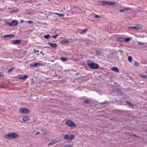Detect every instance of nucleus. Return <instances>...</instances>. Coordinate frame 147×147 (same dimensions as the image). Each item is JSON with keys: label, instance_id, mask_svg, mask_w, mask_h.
<instances>
[{"label": "nucleus", "instance_id": "nucleus-24", "mask_svg": "<svg viewBox=\"0 0 147 147\" xmlns=\"http://www.w3.org/2000/svg\"><path fill=\"white\" fill-rule=\"evenodd\" d=\"M124 40V38H119L117 39L118 41H119L120 42H122Z\"/></svg>", "mask_w": 147, "mask_h": 147}, {"label": "nucleus", "instance_id": "nucleus-23", "mask_svg": "<svg viewBox=\"0 0 147 147\" xmlns=\"http://www.w3.org/2000/svg\"><path fill=\"white\" fill-rule=\"evenodd\" d=\"M127 59H128V60L130 62H131V61L132 60V58L131 56H128V57Z\"/></svg>", "mask_w": 147, "mask_h": 147}, {"label": "nucleus", "instance_id": "nucleus-3", "mask_svg": "<svg viewBox=\"0 0 147 147\" xmlns=\"http://www.w3.org/2000/svg\"><path fill=\"white\" fill-rule=\"evenodd\" d=\"M74 135H70L69 136L67 135H66L64 136V138L65 140H67L68 142H69L74 139Z\"/></svg>", "mask_w": 147, "mask_h": 147}, {"label": "nucleus", "instance_id": "nucleus-20", "mask_svg": "<svg viewBox=\"0 0 147 147\" xmlns=\"http://www.w3.org/2000/svg\"><path fill=\"white\" fill-rule=\"evenodd\" d=\"M14 35L13 34H9V35H7L4 36V38H6L8 37H11L14 36Z\"/></svg>", "mask_w": 147, "mask_h": 147}, {"label": "nucleus", "instance_id": "nucleus-10", "mask_svg": "<svg viewBox=\"0 0 147 147\" xmlns=\"http://www.w3.org/2000/svg\"><path fill=\"white\" fill-rule=\"evenodd\" d=\"M48 44L50 45V46L53 48H56L57 47V44L56 43L52 44L51 42H49Z\"/></svg>", "mask_w": 147, "mask_h": 147}, {"label": "nucleus", "instance_id": "nucleus-31", "mask_svg": "<svg viewBox=\"0 0 147 147\" xmlns=\"http://www.w3.org/2000/svg\"><path fill=\"white\" fill-rule=\"evenodd\" d=\"M6 23L7 25L10 26H12L11 23H10L9 22H6Z\"/></svg>", "mask_w": 147, "mask_h": 147}, {"label": "nucleus", "instance_id": "nucleus-12", "mask_svg": "<svg viewBox=\"0 0 147 147\" xmlns=\"http://www.w3.org/2000/svg\"><path fill=\"white\" fill-rule=\"evenodd\" d=\"M30 119V117L28 116H24L23 117V119L24 121L28 120Z\"/></svg>", "mask_w": 147, "mask_h": 147}, {"label": "nucleus", "instance_id": "nucleus-47", "mask_svg": "<svg viewBox=\"0 0 147 147\" xmlns=\"http://www.w3.org/2000/svg\"><path fill=\"white\" fill-rule=\"evenodd\" d=\"M42 52H42H42H41V53H42Z\"/></svg>", "mask_w": 147, "mask_h": 147}, {"label": "nucleus", "instance_id": "nucleus-42", "mask_svg": "<svg viewBox=\"0 0 147 147\" xmlns=\"http://www.w3.org/2000/svg\"><path fill=\"white\" fill-rule=\"evenodd\" d=\"M33 22L32 21H28V23H30V24H32Z\"/></svg>", "mask_w": 147, "mask_h": 147}, {"label": "nucleus", "instance_id": "nucleus-1", "mask_svg": "<svg viewBox=\"0 0 147 147\" xmlns=\"http://www.w3.org/2000/svg\"><path fill=\"white\" fill-rule=\"evenodd\" d=\"M87 63L88 66L92 69H97L99 67V65L98 64L93 62L90 60L87 61Z\"/></svg>", "mask_w": 147, "mask_h": 147}, {"label": "nucleus", "instance_id": "nucleus-18", "mask_svg": "<svg viewBox=\"0 0 147 147\" xmlns=\"http://www.w3.org/2000/svg\"><path fill=\"white\" fill-rule=\"evenodd\" d=\"M60 59L63 61H67L68 60V59L64 57H61L60 58Z\"/></svg>", "mask_w": 147, "mask_h": 147}, {"label": "nucleus", "instance_id": "nucleus-48", "mask_svg": "<svg viewBox=\"0 0 147 147\" xmlns=\"http://www.w3.org/2000/svg\"><path fill=\"white\" fill-rule=\"evenodd\" d=\"M1 76V74H0V76Z\"/></svg>", "mask_w": 147, "mask_h": 147}, {"label": "nucleus", "instance_id": "nucleus-16", "mask_svg": "<svg viewBox=\"0 0 147 147\" xmlns=\"http://www.w3.org/2000/svg\"><path fill=\"white\" fill-rule=\"evenodd\" d=\"M54 13L55 14H57L59 16L61 17H64L65 16V14H61V13Z\"/></svg>", "mask_w": 147, "mask_h": 147}, {"label": "nucleus", "instance_id": "nucleus-2", "mask_svg": "<svg viewBox=\"0 0 147 147\" xmlns=\"http://www.w3.org/2000/svg\"><path fill=\"white\" fill-rule=\"evenodd\" d=\"M98 4L101 5H112L116 3L114 2H108L106 1H100L98 2Z\"/></svg>", "mask_w": 147, "mask_h": 147}, {"label": "nucleus", "instance_id": "nucleus-37", "mask_svg": "<svg viewBox=\"0 0 147 147\" xmlns=\"http://www.w3.org/2000/svg\"><path fill=\"white\" fill-rule=\"evenodd\" d=\"M134 65L136 66H138V62H135Z\"/></svg>", "mask_w": 147, "mask_h": 147}, {"label": "nucleus", "instance_id": "nucleus-19", "mask_svg": "<svg viewBox=\"0 0 147 147\" xmlns=\"http://www.w3.org/2000/svg\"><path fill=\"white\" fill-rule=\"evenodd\" d=\"M130 9H129V8H125L124 9H120L119 10V11L120 12H123L125 10H130Z\"/></svg>", "mask_w": 147, "mask_h": 147}, {"label": "nucleus", "instance_id": "nucleus-32", "mask_svg": "<svg viewBox=\"0 0 147 147\" xmlns=\"http://www.w3.org/2000/svg\"><path fill=\"white\" fill-rule=\"evenodd\" d=\"M141 77L143 78H145L147 79V76L146 75H142L141 76Z\"/></svg>", "mask_w": 147, "mask_h": 147}, {"label": "nucleus", "instance_id": "nucleus-26", "mask_svg": "<svg viewBox=\"0 0 147 147\" xmlns=\"http://www.w3.org/2000/svg\"><path fill=\"white\" fill-rule=\"evenodd\" d=\"M83 102L84 103L86 104H89L90 102V101L89 100H86L84 101Z\"/></svg>", "mask_w": 147, "mask_h": 147}, {"label": "nucleus", "instance_id": "nucleus-25", "mask_svg": "<svg viewBox=\"0 0 147 147\" xmlns=\"http://www.w3.org/2000/svg\"><path fill=\"white\" fill-rule=\"evenodd\" d=\"M131 39L130 38H127L124 39V40L125 42H128Z\"/></svg>", "mask_w": 147, "mask_h": 147}, {"label": "nucleus", "instance_id": "nucleus-14", "mask_svg": "<svg viewBox=\"0 0 147 147\" xmlns=\"http://www.w3.org/2000/svg\"><path fill=\"white\" fill-rule=\"evenodd\" d=\"M69 43V40H66L65 39L61 41V43L65 44H68Z\"/></svg>", "mask_w": 147, "mask_h": 147}, {"label": "nucleus", "instance_id": "nucleus-13", "mask_svg": "<svg viewBox=\"0 0 147 147\" xmlns=\"http://www.w3.org/2000/svg\"><path fill=\"white\" fill-rule=\"evenodd\" d=\"M4 138L7 139H11V134H6L4 135Z\"/></svg>", "mask_w": 147, "mask_h": 147}, {"label": "nucleus", "instance_id": "nucleus-5", "mask_svg": "<svg viewBox=\"0 0 147 147\" xmlns=\"http://www.w3.org/2000/svg\"><path fill=\"white\" fill-rule=\"evenodd\" d=\"M29 110L26 108H22L20 109V113H21L27 114L29 113Z\"/></svg>", "mask_w": 147, "mask_h": 147}, {"label": "nucleus", "instance_id": "nucleus-6", "mask_svg": "<svg viewBox=\"0 0 147 147\" xmlns=\"http://www.w3.org/2000/svg\"><path fill=\"white\" fill-rule=\"evenodd\" d=\"M142 26L141 25H138L132 27H130L129 28L130 29H134L138 30L142 28Z\"/></svg>", "mask_w": 147, "mask_h": 147}, {"label": "nucleus", "instance_id": "nucleus-21", "mask_svg": "<svg viewBox=\"0 0 147 147\" xmlns=\"http://www.w3.org/2000/svg\"><path fill=\"white\" fill-rule=\"evenodd\" d=\"M28 77V76L27 75H25L24 76H22V79L24 80H25Z\"/></svg>", "mask_w": 147, "mask_h": 147}, {"label": "nucleus", "instance_id": "nucleus-7", "mask_svg": "<svg viewBox=\"0 0 147 147\" xmlns=\"http://www.w3.org/2000/svg\"><path fill=\"white\" fill-rule=\"evenodd\" d=\"M11 139H15L18 137V135L16 133L11 134Z\"/></svg>", "mask_w": 147, "mask_h": 147}, {"label": "nucleus", "instance_id": "nucleus-39", "mask_svg": "<svg viewBox=\"0 0 147 147\" xmlns=\"http://www.w3.org/2000/svg\"><path fill=\"white\" fill-rule=\"evenodd\" d=\"M58 36V35H56L55 36H52V37L54 38H57V37Z\"/></svg>", "mask_w": 147, "mask_h": 147}, {"label": "nucleus", "instance_id": "nucleus-8", "mask_svg": "<svg viewBox=\"0 0 147 147\" xmlns=\"http://www.w3.org/2000/svg\"><path fill=\"white\" fill-rule=\"evenodd\" d=\"M60 141V140H53V141L49 143L48 144V146H50L51 145H53L57 143L58 142H59Z\"/></svg>", "mask_w": 147, "mask_h": 147}, {"label": "nucleus", "instance_id": "nucleus-45", "mask_svg": "<svg viewBox=\"0 0 147 147\" xmlns=\"http://www.w3.org/2000/svg\"><path fill=\"white\" fill-rule=\"evenodd\" d=\"M24 21V20H22L21 21V22H23Z\"/></svg>", "mask_w": 147, "mask_h": 147}, {"label": "nucleus", "instance_id": "nucleus-22", "mask_svg": "<svg viewBox=\"0 0 147 147\" xmlns=\"http://www.w3.org/2000/svg\"><path fill=\"white\" fill-rule=\"evenodd\" d=\"M42 65V64L41 63H34V67H36L37 66L39 65Z\"/></svg>", "mask_w": 147, "mask_h": 147}, {"label": "nucleus", "instance_id": "nucleus-11", "mask_svg": "<svg viewBox=\"0 0 147 147\" xmlns=\"http://www.w3.org/2000/svg\"><path fill=\"white\" fill-rule=\"evenodd\" d=\"M11 23L12 26H15L17 25L18 24V21L17 20H14L12 21Z\"/></svg>", "mask_w": 147, "mask_h": 147}, {"label": "nucleus", "instance_id": "nucleus-15", "mask_svg": "<svg viewBox=\"0 0 147 147\" xmlns=\"http://www.w3.org/2000/svg\"><path fill=\"white\" fill-rule=\"evenodd\" d=\"M111 70L114 71L116 72H118L119 71V70L118 69L115 67H113L111 68Z\"/></svg>", "mask_w": 147, "mask_h": 147}, {"label": "nucleus", "instance_id": "nucleus-17", "mask_svg": "<svg viewBox=\"0 0 147 147\" xmlns=\"http://www.w3.org/2000/svg\"><path fill=\"white\" fill-rule=\"evenodd\" d=\"M88 30V29L86 28L84 30H82L80 32L81 34H84Z\"/></svg>", "mask_w": 147, "mask_h": 147}, {"label": "nucleus", "instance_id": "nucleus-40", "mask_svg": "<svg viewBox=\"0 0 147 147\" xmlns=\"http://www.w3.org/2000/svg\"><path fill=\"white\" fill-rule=\"evenodd\" d=\"M14 1L16 4H18L17 3V2H18V1L17 0H14Z\"/></svg>", "mask_w": 147, "mask_h": 147}, {"label": "nucleus", "instance_id": "nucleus-46", "mask_svg": "<svg viewBox=\"0 0 147 147\" xmlns=\"http://www.w3.org/2000/svg\"><path fill=\"white\" fill-rule=\"evenodd\" d=\"M134 136H136V135H134Z\"/></svg>", "mask_w": 147, "mask_h": 147}, {"label": "nucleus", "instance_id": "nucleus-9", "mask_svg": "<svg viewBox=\"0 0 147 147\" xmlns=\"http://www.w3.org/2000/svg\"><path fill=\"white\" fill-rule=\"evenodd\" d=\"M21 41L19 40H16L13 41V44H19L21 43Z\"/></svg>", "mask_w": 147, "mask_h": 147}, {"label": "nucleus", "instance_id": "nucleus-41", "mask_svg": "<svg viewBox=\"0 0 147 147\" xmlns=\"http://www.w3.org/2000/svg\"><path fill=\"white\" fill-rule=\"evenodd\" d=\"M34 52H39V51L38 50L36 51V49H34Z\"/></svg>", "mask_w": 147, "mask_h": 147}, {"label": "nucleus", "instance_id": "nucleus-29", "mask_svg": "<svg viewBox=\"0 0 147 147\" xmlns=\"http://www.w3.org/2000/svg\"><path fill=\"white\" fill-rule=\"evenodd\" d=\"M138 45H145V43L144 42H138Z\"/></svg>", "mask_w": 147, "mask_h": 147}, {"label": "nucleus", "instance_id": "nucleus-43", "mask_svg": "<svg viewBox=\"0 0 147 147\" xmlns=\"http://www.w3.org/2000/svg\"><path fill=\"white\" fill-rule=\"evenodd\" d=\"M22 76H20L19 77V79H22V78H22Z\"/></svg>", "mask_w": 147, "mask_h": 147}, {"label": "nucleus", "instance_id": "nucleus-4", "mask_svg": "<svg viewBox=\"0 0 147 147\" xmlns=\"http://www.w3.org/2000/svg\"><path fill=\"white\" fill-rule=\"evenodd\" d=\"M66 124L70 127H74L76 126V125L71 120L67 121Z\"/></svg>", "mask_w": 147, "mask_h": 147}, {"label": "nucleus", "instance_id": "nucleus-34", "mask_svg": "<svg viewBox=\"0 0 147 147\" xmlns=\"http://www.w3.org/2000/svg\"><path fill=\"white\" fill-rule=\"evenodd\" d=\"M34 63H30V67H34Z\"/></svg>", "mask_w": 147, "mask_h": 147}, {"label": "nucleus", "instance_id": "nucleus-33", "mask_svg": "<svg viewBox=\"0 0 147 147\" xmlns=\"http://www.w3.org/2000/svg\"><path fill=\"white\" fill-rule=\"evenodd\" d=\"M13 68H11L9 69L8 70V72H11L13 70Z\"/></svg>", "mask_w": 147, "mask_h": 147}, {"label": "nucleus", "instance_id": "nucleus-44", "mask_svg": "<svg viewBox=\"0 0 147 147\" xmlns=\"http://www.w3.org/2000/svg\"><path fill=\"white\" fill-rule=\"evenodd\" d=\"M39 133V132H38V133L35 134L36 135H37Z\"/></svg>", "mask_w": 147, "mask_h": 147}, {"label": "nucleus", "instance_id": "nucleus-38", "mask_svg": "<svg viewBox=\"0 0 147 147\" xmlns=\"http://www.w3.org/2000/svg\"><path fill=\"white\" fill-rule=\"evenodd\" d=\"M17 11H18V10H13V11H11V13H14V12H16Z\"/></svg>", "mask_w": 147, "mask_h": 147}, {"label": "nucleus", "instance_id": "nucleus-30", "mask_svg": "<svg viewBox=\"0 0 147 147\" xmlns=\"http://www.w3.org/2000/svg\"><path fill=\"white\" fill-rule=\"evenodd\" d=\"M127 102L128 104V105H129L131 107H133L134 106V105L132 103L130 102Z\"/></svg>", "mask_w": 147, "mask_h": 147}, {"label": "nucleus", "instance_id": "nucleus-35", "mask_svg": "<svg viewBox=\"0 0 147 147\" xmlns=\"http://www.w3.org/2000/svg\"><path fill=\"white\" fill-rule=\"evenodd\" d=\"M71 144H67L64 146V147H71Z\"/></svg>", "mask_w": 147, "mask_h": 147}, {"label": "nucleus", "instance_id": "nucleus-28", "mask_svg": "<svg viewBox=\"0 0 147 147\" xmlns=\"http://www.w3.org/2000/svg\"><path fill=\"white\" fill-rule=\"evenodd\" d=\"M95 53H96V54L97 56L99 55L100 54V52L98 51H96V52H95Z\"/></svg>", "mask_w": 147, "mask_h": 147}, {"label": "nucleus", "instance_id": "nucleus-27", "mask_svg": "<svg viewBox=\"0 0 147 147\" xmlns=\"http://www.w3.org/2000/svg\"><path fill=\"white\" fill-rule=\"evenodd\" d=\"M44 37L46 39H48L49 38L50 36L49 34H48L47 35L44 36Z\"/></svg>", "mask_w": 147, "mask_h": 147}, {"label": "nucleus", "instance_id": "nucleus-36", "mask_svg": "<svg viewBox=\"0 0 147 147\" xmlns=\"http://www.w3.org/2000/svg\"><path fill=\"white\" fill-rule=\"evenodd\" d=\"M94 18H100V16L98 15H95L94 16Z\"/></svg>", "mask_w": 147, "mask_h": 147}]
</instances>
